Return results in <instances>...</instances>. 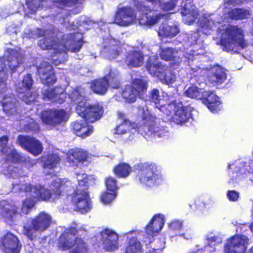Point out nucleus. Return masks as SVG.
I'll list each match as a JSON object with an SVG mask.
<instances>
[{
  "mask_svg": "<svg viewBox=\"0 0 253 253\" xmlns=\"http://www.w3.org/2000/svg\"><path fill=\"white\" fill-rule=\"evenodd\" d=\"M138 114L141 116L143 123L138 127L135 123H130L128 120H124L119 124L115 129V133L124 134L127 131L132 133L136 131L138 128L139 131L143 130L146 134H151L154 133L155 135L162 137L164 135L163 130L160 129L155 126L156 118L152 116L145 106L140 107L138 109Z\"/></svg>",
  "mask_w": 253,
  "mask_h": 253,
  "instance_id": "f257e3e1",
  "label": "nucleus"
},
{
  "mask_svg": "<svg viewBox=\"0 0 253 253\" xmlns=\"http://www.w3.org/2000/svg\"><path fill=\"white\" fill-rule=\"evenodd\" d=\"M69 96L74 102L78 103L76 108L77 113L89 122L92 123L98 120L103 115L104 111L102 106L99 104L90 106L87 103L84 98L83 88L74 89Z\"/></svg>",
  "mask_w": 253,
  "mask_h": 253,
  "instance_id": "f03ea898",
  "label": "nucleus"
},
{
  "mask_svg": "<svg viewBox=\"0 0 253 253\" xmlns=\"http://www.w3.org/2000/svg\"><path fill=\"white\" fill-rule=\"evenodd\" d=\"M19 190L26 193V199L23 202L21 211L27 214L30 210L39 200H48L51 196L50 191L41 185H31L30 184H22L19 186Z\"/></svg>",
  "mask_w": 253,
  "mask_h": 253,
  "instance_id": "7ed1b4c3",
  "label": "nucleus"
},
{
  "mask_svg": "<svg viewBox=\"0 0 253 253\" xmlns=\"http://www.w3.org/2000/svg\"><path fill=\"white\" fill-rule=\"evenodd\" d=\"M77 232L75 228L66 230L59 238L58 247L63 250H67L75 246L70 253H86V244L82 239L75 236Z\"/></svg>",
  "mask_w": 253,
  "mask_h": 253,
  "instance_id": "20e7f679",
  "label": "nucleus"
},
{
  "mask_svg": "<svg viewBox=\"0 0 253 253\" xmlns=\"http://www.w3.org/2000/svg\"><path fill=\"white\" fill-rule=\"evenodd\" d=\"M140 172L138 174L140 182L152 187L162 182L163 178L155 165L149 163L138 164Z\"/></svg>",
  "mask_w": 253,
  "mask_h": 253,
  "instance_id": "39448f33",
  "label": "nucleus"
},
{
  "mask_svg": "<svg viewBox=\"0 0 253 253\" xmlns=\"http://www.w3.org/2000/svg\"><path fill=\"white\" fill-rule=\"evenodd\" d=\"M221 42L228 50H233L234 46L237 45L242 48H244L247 45L244 40L242 30L233 26H229L226 28L221 36Z\"/></svg>",
  "mask_w": 253,
  "mask_h": 253,
  "instance_id": "423d86ee",
  "label": "nucleus"
},
{
  "mask_svg": "<svg viewBox=\"0 0 253 253\" xmlns=\"http://www.w3.org/2000/svg\"><path fill=\"white\" fill-rule=\"evenodd\" d=\"M160 111L166 115V119L172 120L176 124L185 122L190 116L187 107L181 102L175 101L167 104V106H161Z\"/></svg>",
  "mask_w": 253,
  "mask_h": 253,
  "instance_id": "0eeeda50",
  "label": "nucleus"
},
{
  "mask_svg": "<svg viewBox=\"0 0 253 253\" xmlns=\"http://www.w3.org/2000/svg\"><path fill=\"white\" fill-rule=\"evenodd\" d=\"M186 95L191 98H196L206 101L208 108L211 111H216L220 105L219 97L213 92L205 91L196 86H191L185 92Z\"/></svg>",
  "mask_w": 253,
  "mask_h": 253,
  "instance_id": "6e6552de",
  "label": "nucleus"
},
{
  "mask_svg": "<svg viewBox=\"0 0 253 253\" xmlns=\"http://www.w3.org/2000/svg\"><path fill=\"white\" fill-rule=\"evenodd\" d=\"M23 57L21 54L15 50H12L8 59L4 61L0 60V94L6 90V73L5 72L6 64L14 72L18 66L22 62Z\"/></svg>",
  "mask_w": 253,
  "mask_h": 253,
  "instance_id": "1a4fd4ad",
  "label": "nucleus"
},
{
  "mask_svg": "<svg viewBox=\"0 0 253 253\" xmlns=\"http://www.w3.org/2000/svg\"><path fill=\"white\" fill-rule=\"evenodd\" d=\"M51 222V216L46 213L41 212L32 220V227L25 226L23 232L30 239H32L35 231H42L45 230L49 227Z\"/></svg>",
  "mask_w": 253,
  "mask_h": 253,
  "instance_id": "9d476101",
  "label": "nucleus"
},
{
  "mask_svg": "<svg viewBox=\"0 0 253 253\" xmlns=\"http://www.w3.org/2000/svg\"><path fill=\"white\" fill-rule=\"evenodd\" d=\"M68 119L67 114L62 109L45 110L41 115L42 121L44 124L52 126L61 125Z\"/></svg>",
  "mask_w": 253,
  "mask_h": 253,
  "instance_id": "9b49d317",
  "label": "nucleus"
},
{
  "mask_svg": "<svg viewBox=\"0 0 253 253\" xmlns=\"http://www.w3.org/2000/svg\"><path fill=\"white\" fill-rule=\"evenodd\" d=\"M248 239L245 236L237 235L229 239L225 248V253H245Z\"/></svg>",
  "mask_w": 253,
  "mask_h": 253,
  "instance_id": "f8f14e48",
  "label": "nucleus"
},
{
  "mask_svg": "<svg viewBox=\"0 0 253 253\" xmlns=\"http://www.w3.org/2000/svg\"><path fill=\"white\" fill-rule=\"evenodd\" d=\"M91 159L90 155L87 152L79 148L71 149L67 154V162L73 166H87L91 162Z\"/></svg>",
  "mask_w": 253,
  "mask_h": 253,
  "instance_id": "ddd939ff",
  "label": "nucleus"
},
{
  "mask_svg": "<svg viewBox=\"0 0 253 253\" xmlns=\"http://www.w3.org/2000/svg\"><path fill=\"white\" fill-rule=\"evenodd\" d=\"M17 142L19 145L35 156L40 154L43 150L42 143L35 138L20 135Z\"/></svg>",
  "mask_w": 253,
  "mask_h": 253,
  "instance_id": "4468645a",
  "label": "nucleus"
},
{
  "mask_svg": "<svg viewBox=\"0 0 253 253\" xmlns=\"http://www.w3.org/2000/svg\"><path fill=\"white\" fill-rule=\"evenodd\" d=\"M1 248L5 253H19L21 245L17 237L7 233L1 239Z\"/></svg>",
  "mask_w": 253,
  "mask_h": 253,
  "instance_id": "2eb2a0df",
  "label": "nucleus"
},
{
  "mask_svg": "<svg viewBox=\"0 0 253 253\" xmlns=\"http://www.w3.org/2000/svg\"><path fill=\"white\" fill-rule=\"evenodd\" d=\"M33 84V80L30 75H27L24 77L21 85L17 88L19 93H25L22 97V100L26 103L34 101L36 99V93L32 92L30 88Z\"/></svg>",
  "mask_w": 253,
  "mask_h": 253,
  "instance_id": "dca6fc26",
  "label": "nucleus"
},
{
  "mask_svg": "<svg viewBox=\"0 0 253 253\" xmlns=\"http://www.w3.org/2000/svg\"><path fill=\"white\" fill-rule=\"evenodd\" d=\"M0 215L8 223L15 222L19 215L18 208L13 203L2 201L0 204Z\"/></svg>",
  "mask_w": 253,
  "mask_h": 253,
  "instance_id": "f3484780",
  "label": "nucleus"
},
{
  "mask_svg": "<svg viewBox=\"0 0 253 253\" xmlns=\"http://www.w3.org/2000/svg\"><path fill=\"white\" fill-rule=\"evenodd\" d=\"M111 77V74L110 78ZM110 82L111 85L113 88H117L119 86V83L117 77L114 79L107 80L106 78L95 80L91 85V88L95 93L99 94H105L108 88V83Z\"/></svg>",
  "mask_w": 253,
  "mask_h": 253,
  "instance_id": "a211bd4d",
  "label": "nucleus"
},
{
  "mask_svg": "<svg viewBox=\"0 0 253 253\" xmlns=\"http://www.w3.org/2000/svg\"><path fill=\"white\" fill-rule=\"evenodd\" d=\"M136 14L130 8L124 7L118 11L115 22L120 26H128L135 22Z\"/></svg>",
  "mask_w": 253,
  "mask_h": 253,
  "instance_id": "6ab92c4d",
  "label": "nucleus"
},
{
  "mask_svg": "<svg viewBox=\"0 0 253 253\" xmlns=\"http://www.w3.org/2000/svg\"><path fill=\"white\" fill-rule=\"evenodd\" d=\"M38 72L43 84L50 85L55 82L52 67L49 63H42L38 68Z\"/></svg>",
  "mask_w": 253,
  "mask_h": 253,
  "instance_id": "aec40b11",
  "label": "nucleus"
},
{
  "mask_svg": "<svg viewBox=\"0 0 253 253\" xmlns=\"http://www.w3.org/2000/svg\"><path fill=\"white\" fill-rule=\"evenodd\" d=\"M82 35L80 33H76L66 36L62 41L63 48L72 52L79 51L82 45Z\"/></svg>",
  "mask_w": 253,
  "mask_h": 253,
  "instance_id": "412c9836",
  "label": "nucleus"
},
{
  "mask_svg": "<svg viewBox=\"0 0 253 253\" xmlns=\"http://www.w3.org/2000/svg\"><path fill=\"white\" fill-rule=\"evenodd\" d=\"M102 240L107 250L112 251L118 246V236L116 233L110 229H105L101 233Z\"/></svg>",
  "mask_w": 253,
  "mask_h": 253,
  "instance_id": "4be33fe9",
  "label": "nucleus"
},
{
  "mask_svg": "<svg viewBox=\"0 0 253 253\" xmlns=\"http://www.w3.org/2000/svg\"><path fill=\"white\" fill-rule=\"evenodd\" d=\"M72 127L76 135L82 138L89 136L93 131L92 126L88 125L84 119L74 122L72 124Z\"/></svg>",
  "mask_w": 253,
  "mask_h": 253,
  "instance_id": "5701e85b",
  "label": "nucleus"
},
{
  "mask_svg": "<svg viewBox=\"0 0 253 253\" xmlns=\"http://www.w3.org/2000/svg\"><path fill=\"white\" fill-rule=\"evenodd\" d=\"M208 79L211 84H221L226 80V74L223 68L219 66H214L209 70Z\"/></svg>",
  "mask_w": 253,
  "mask_h": 253,
  "instance_id": "b1692460",
  "label": "nucleus"
},
{
  "mask_svg": "<svg viewBox=\"0 0 253 253\" xmlns=\"http://www.w3.org/2000/svg\"><path fill=\"white\" fill-rule=\"evenodd\" d=\"M43 95L45 98L59 104L62 103L66 97L64 89L61 87H56L54 89L45 90L43 92Z\"/></svg>",
  "mask_w": 253,
  "mask_h": 253,
  "instance_id": "393cba45",
  "label": "nucleus"
},
{
  "mask_svg": "<svg viewBox=\"0 0 253 253\" xmlns=\"http://www.w3.org/2000/svg\"><path fill=\"white\" fill-rule=\"evenodd\" d=\"M8 138L7 136H3L0 138V146L1 148V152L7 156L8 160L12 162L19 161L21 157L14 148L6 147Z\"/></svg>",
  "mask_w": 253,
  "mask_h": 253,
  "instance_id": "a878e982",
  "label": "nucleus"
},
{
  "mask_svg": "<svg viewBox=\"0 0 253 253\" xmlns=\"http://www.w3.org/2000/svg\"><path fill=\"white\" fill-rule=\"evenodd\" d=\"M164 221L163 215H155L151 222L146 227V231L147 234L150 236H154L155 234L158 233L162 229L165 223Z\"/></svg>",
  "mask_w": 253,
  "mask_h": 253,
  "instance_id": "bb28decb",
  "label": "nucleus"
},
{
  "mask_svg": "<svg viewBox=\"0 0 253 253\" xmlns=\"http://www.w3.org/2000/svg\"><path fill=\"white\" fill-rule=\"evenodd\" d=\"M181 13L182 15L186 16L184 20L189 25L194 22L198 15L197 8L191 2H188L185 4L184 9L181 11Z\"/></svg>",
  "mask_w": 253,
  "mask_h": 253,
  "instance_id": "cd10ccee",
  "label": "nucleus"
},
{
  "mask_svg": "<svg viewBox=\"0 0 253 253\" xmlns=\"http://www.w3.org/2000/svg\"><path fill=\"white\" fill-rule=\"evenodd\" d=\"M146 11H148L147 8ZM161 16H163L164 15L150 10L149 12H147L142 16V17L138 18L137 20L140 25L149 26L155 24L157 20L160 19Z\"/></svg>",
  "mask_w": 253,
  "mask_h": 253,
  "instance_id": "c85d7f7f",
  "label": "nucleus"
},
{
  "mask_svg": "<svg viewBox=\"0 0 253 253\" xmlns=\"http://www.w3.org/2000/svg\"><path fill=\"white\" fill-rule=\"evenodd\" d=\"M44 161V173L46 174H51L54 171L53 169L55 168L60 161V158L54 154L48 155L47 157L43 158Z\"/></svg>",
  "mask_w": 253,
  "mask_h": 253,
  "instance_id": "c756f323",
  "label": "nucleus"
},
{
  "mask_svg": "<svg viewBox=\"0 0 253 253\" xmlns=\"http://www.w3.org/2000/svg\"><path fill=\"white\" fill-rule=\"evenodd\" d=\"M179 32V29L175 25L163 23L159 27L158 34L163 37L173 38Z\"/></svg>",
  "mask_w": 253,
  "mask_h": 253,
  "instance_id": "7c9ffc66",
  "label": "nucleus"
},
{
  "mask_svg": "<svg viewBox=\"0 0 253 253\" xmlns=\"http://www.w3.org/2000/svg\"><path fill=\"white\" fill-rule=\"evenodd\" d=\"M144 62L143 54L140 51H133L126 57V63L129 67L141 66Z\"/></svg>",
  "mask_w": 253,
  "mask_h": 253,
  "instance_id": "2f4dec72",
  "label": "nucleus"
},
{
  "mask_svg": "<svg viewBox=\"0 0 253 253\" xmlns=\"http://www.w3.org/2000/svg\"><path fill=\"white\" fill-rule=\"evenodd\" d=\"M241 162L240 161H236L235 164H230L228 165V168L230 169H237V170L239 171V173H238L237 172L235 173L232 172L231 176L232 177L231 180L232 182L234 183V182H237L238 180H240L241 178L245 177V175H246V173L245 171V169H247L245 167L246 166L244 165L242 168H238L239 165H240Z\"/></svg>",
  "mask_w": 253,
  "mask_h": 253,
  "instance_id": "473e14b6",
  "label": "nucleus"
},
{
  "mask_svg": "<svg viewBox=\"0 0 253 253\" xmlns=\"http://www.w3.org/2000/svg\"><path fill=\"white\" fill-rule=\"evenodd\" d=\"M177 53L176 51L171 48H166L162 50L160 55L162 59L166 61L173 59L174 63L179 65L181 62V59L176 56Z\"/></svg>",
  "mask_w": 253,
  "mask_h": 253,
  "instance_id": "72a5a7b5",
  "label": "nucleus"
},
{
  "mask_svg": "<svg viewBox=\"0 0 253 253\" xmlns=\"http://www.w3.org/2000/svg\"><path fill=\"white\" fill-rule=\"evenodd\" d=\"M155 59V56L150 58L149 61L147 64V68L151 75L159 78L162 70L164 68V66H163L162 64H159L155 62L152 63L151 62Z\"/></svg>",
  "mask_w": 253,
  "mask_h": 253,
  "instance_id": "f704fd0d",
  "label": "nucleus"
},
{
  "mask_svg": "<svg viewBox=\"0 0 253 253\" xmlns=\"http://www.w3.org/2000/svg\"><path fill=\"white\" fill-rule=\"evenodd\" d=\"M114 171L118 176L125 177L130 174L131 169L128 164L122 163L115 167Z\"/></svg>",
  "mask_w": 253,
  "mask_h": 253,
  "instance_id": "c9c22d12",
  "label": "nucleus"
},
{
  "mask_svg": "<svg viewBox=\"0 0 253 253\" xmlns=\"http://www.w3.org/2000/svg\"><path fill=\"white\" fill-rule=\"evenodd\" d=\"M76 175L79 185L78 188H82V186H84L86 188V186L93 184L94 182V180L92 176H88L85 173H78Z\"/></svg>",
  "mask_w": 253,
  "mask_h": 253,
  "instance_id": "e433bc0d",
  "label": "nucleus"
},
{
  "mask_svg": "<svg viewBox=\"0 0 253 253\" xmlns=\"http://www.w3.org/2000/svg\"><path fill=\"white\" fill-rule=\"evenodd\" d=\"M132 87L135 91L137 92V95L143 93L147 89V82L141 79H135L132 81Z\"/></svg>",
  "mask_w": 253,
  "mask_h": 253,
  "instance_id": "4c0bfd02",
  "label": "nucleus"
},
{
  "mask_svg": "<svg viewBox=\"0 0 253 253\" xmlns=\"http://www.w3.org/2000/svg\"><path fill=\"white\" fill-rule=\"evenodd\" d=\"M122 96L126 100L129 102L135 101L137 95V92L135 91L132 86H127L122 92Z\"/></svg>",
  "mask_w": 253,
  "mask_h": 253,
  "instance_id": "58836bf2",
  "label": "nucleus"
},
{
  "mask_svg": "<svg viewBox=\"0 0 253 253\" xmlns=\"http://www.w3.org/2000/svg\"><path fill=\"white\" fill-rule=\"evenodd\" d=\"M211 15H203L198 21L199 26L203 28L212 29L215 26V22Z\"/></svg>",
  "mask_w": 253,
  "mask_h": 253,
  "instance_id": "ea45409f",
  "label": "nucleus"
},
{
  "mask_svg": "<svg viewBox=\"0 0 253 253\" xmlns=\"http://www.w3.org/2000/svg\"><path fill=\"white\" fill-rule=\"evenodd\" d=\"M67 183H69V181L66 179L57 178L51 183L50 188L52 191H54L57 195L59 196L61 193L60 189H62Z\"/></svg>",
  "mask_w": 253,
  "mask_h": 253,
  "instance_id": "a19ab883",
  "label": "nucleus"
},
{
  "mask_svg": "<svg viewBox=\"0 0 253 253\" xmlns=\"http://www.w3.org/2000/svg\"><path fill=\"white\" fill-rule=\"evenodd\" d=\"M159 78L163 83L167 84H172L175 81V76L172 74L170 70L167 69L165 66Z\"/></svg>",
  "mask_w": 253,
  "mask_h": 253,
  "instance_id": "79ce46f5",
  "label": "nucleus"
},
{
  "mask_svg": "<svg viewBox=\"0 0 253 253\" xmlns=\"http://www.w3.org/2000/svg\"><path fill=\"white\" fill-rule=\"evenodd\" d=\"M126 253H141V244L136 238H132L129 240Z\"/></svg>",
  "mask_w": 253,
  "mask_h": 253,
  "instance_id": "37998d69",
  "label": "nucleus"
},
{
  "mask_svg": "<svg viewBox=\"0 0 253 253\" xmlns=\"http://www.w3.org/2000/svg\"><path fill=\"white\" fill-rule=\"evenodd\" d=\"M74 204L76 206L78 210L83 213L88 212L91 208L89 198H85L82 201L74 203Z\"/></svg>",
  "mask_w": 253,
  "mask_h": 253,
  "instance_id": "c03bdc74",
  "label": "nucleus"
},
{
  "mask_svg": "<svg viewBox=\"0 0 253 253\" xmlns=\"http://www.w3.org/2000/svg\"><path fill=\"white\" fill-rule=\"evenodd\" d=\"M249 15V11L243 9H234L229 13L230 17L236 20L247 18Z\"/></svg>",
  "mask_w": 253,
  "mask_h": 253,
  "instance_id": "a18cd8bd",
  "label": "nucleus"
},
{
  "mask_svg": "<svg viewBox=\"0 0 253 253\" xmlns=\"http://www.w3.org/2000/svg\"><path fill=\"white\" fill-rule=\"evenodd\" d=\"M86 188H77L75 193L74 194L72 198V202L75 203L80 201H82L84 199H87L89 197L88 193L86 191Z\"/></svg>",
  "mask_w": 253,
  "mask_h": 253,
  "instance_id": "49530a36",
  "label": "nucleus"
},
{
  "mask_svg": "<svg viewBox=\"0 0 253 253\" xmlns=\"http://www.w3.org/2000/svg\"><path fill=\"white\" fill-rule=\"evenodd\" d=\"M151 99L152 101L154 102L156 105V108L160 110V108L161 106H167V105H160L161 102L162 101L161 99V97L159 95V91L157 89H154L152 90L151 93Z\"/></svg>",
  "mask_w": 253,
  "mask_h": 253,
  "instance_id": "de8ad7c7",
  "label": "nucleus"
},
{
  "mask_svg": "<svg viewBox=\"0 0 253 253\" xmlns=\"http://www.w3.org/2000/svg\"><path fill=\"white\" fill-rule=\"evenodd\" d=\"M105 185L107 191L115 192L117 188V181L114 178L109 177L106 178Z\"/></svg>",
  "mask_w": 253,
  "mask_h": 253,
  "instance_id": "09e8293b",
  "label": "nucleus"
},
{
  "mask_svg": "<svg viewBox=\"0 0 253 253\" xmlns=\"http://www.w3.org/2000/svg\"><path fill=\"white\" fill-rule=\"evenodd\" d=\"M116 194L115 192H105L102 194L101 196V201L104 204H108L110 203L115 198Z\"/></svg>",
  "mask_w": 253,
  "mask_h": 253,
  "instance_id": "8fccbe9b",
  "label": "nucleus"
},
{
  "mask_svg": "<svg viewBox=\"0 0 253 253\" xmlns=\"http://www.w3.org/2000/svg\"><path fill=\"white\" fill-rule=\"evenodd\" d=\"M39 46L43 49H48L53 47L52 41L47 38H45L40 40Z\"/></svg>",
  "mask_w": 253,
  "mask_h": 253,
  "instance_id": "3c124183",
  "label": "nucleus"
},
{
  "mask_svg": "<svg viewBox=\"0 0 253 253\" xmlns=\"http://www.w3.org/2000/svg\"><path fill=\"white\" fill-rule=\"evenodd\" d=\"M29 8L32 12H35L39 8H40L41 0H29L28 2Z\"/></svg>",
  "mask_w": 253,
  "mask_h": 253,
  "instance_id": "603ef678",
  "label": "nucleus"
},
{
  "mask_svg": "<svg viewBox=\"0 0 253 253\" xmlns=\"http://www.w3.org/2000/svg\"><path fill=\"white\" fill-rule=\"evenodd\" d=\"M16 100L13 97L12 94H8L5 96L1 101L3 110H8L9 109L8 103H10V102H14Z\"/></svg>",
  "mask_w": 253,
  "mask_h": 253,
  "instance_id": "864d4df0",
  "label": "nucleus"
},
{
  "mask_svg": "<svg viewBox=\"0 0 253 253\" xmlns=\"http://www.w3.org/2000/svg\"><path fill=\"white\" fill-rule=\"evenodd\" d=\"M206 238L210 244L213 243H215L216 244L220 243L222 242V239L220 236H212V233L208 234Z\"/></svg>",
  "mask_w": 253,
  "mask_h": 253,
  "instance_id": "5fc2aeb1",
  "label": "nucleus"
},
{
  "mask_svg": "<svg viewBox=\"0 0 253 253\" xmlns=\"http://www.w3.org/2000/svg\"><path fill=\"white\" fill-rule=\"evenodd\" d=\"M9 107L8 110H3L8 115H12L16 112V101L11 102L8 103Z\"/></svg>",
  "mask_w": 253,
  "mask_h": 253,
  "instance_id": "6e6d98bb",
  "label": "nucleus"
},
{
  "mask_svg": "<svg viewBox=\"0 0 253 253\" xmlns=\"http://www.w3.org/2000/svg\"><path fill=\"white\" fill-rule=\"evenodd\" d=\"M227 196L229 200L236 201L239 197V195L237 192L234 190H230L228 192Z\"/></svg>",
  "mask_w": 253,
  "mask_h": 253,
  "instance_id": "4d7b16f0",
  "label": "nucleus"
},
{
  "mask_svg": "<svg viewBox=\"0 0 253 253\" xmlns=\"http://www.w3.org/2000/svg\"><path fill=\"white\" fill-rule=\"evenodd\" d=\"M182 226V223L179 221H175L173 222L170 225V227L171 229L174 230H179Z\"/></svg>",
  "mask_w": 253,
  "mask_h": 253,
  "instance_id": "13d9d810",
  "label": "nucleus"
},
{
  "mask_svg": "<svg viewBox=\"0 0 253 253\" xmlns=\"http://www.w3.org/2000/svg\"><path fill=\"white\" fill-rule=\"evenodd\" d=\"M182 236L186 239H190L192 237V231L190 229H186L184 233L182 234Z\"/></svg>",
  "mask_w": 253,
  "mask_h": 253,
  "instance_id": "bf43d9fd",
  "label": "nucleus"
},
{
  "mask_svg": "<svg viewBox=\"0 0 253 253\" xmlns=\"http://www.w3.org/2000/svg\"><path fill=\"white\" fill-rule=\"evenodd\" d=\"M54 2L56 3L60 2L61 4L63 5H66L68 4V2L66 1V0H54Z\"/></svg>",
  "mask_w": 253,
  "mask_h": 253,
  "instance_id": "052dcab7",
  "label": "nucleus"
},
{
  "mask_svg": "<svg viewBox=\"0 0 253 253\" xmlns=\"http://www.w3.org/2000/svg\"><path fill=\"white\" fill-rule=\"evenodd\" d=\"M38 34L39 35V37L41 36H44V35H46V32L42 30H40L38 33Z\"/></svg>",
  "mask_w": 253,
  "mask_h": 253,
  "instance_id": "680f3d73",
  "label": "nucleus"
},
{
  "mask_svg": "<svg viewBox=\"0 0 253 253\" xmlns=\"http://www.w3.org/2000/svg\"><path fill=\"white\" fill-rule=\"evenodd\" d=\"M248 253H253V246L249 250Z\"/></svg>",
  "mask_w": 253,
  "mask_h": 253,
  "instance_id": "e2e57ef3",
  "label": "nucleus"
},
{
  "mask_svg": "<svg viewBox=\"0 0 253 253\" xmlns=\"http://www.w3.org/2000/svg\"><path fill=\"white\" fill-rule=\"evenodd\" d=\"M118 55V52H116L115 53V55H111L110 56V58H111V59H113L115 57V56L116 55Z\"/></svg>",
  "mask_w": 253,
  "mask_h": 253,
  "instance_id": "0e129e2a",
  "label": "nucleus"
},
{
  "mask_svg": "<svg viewBox=\"0 0 253 253\" xmlns=\"http://www.w3.org/2000/svg\"><path fill=\"white\" fill-rule=\"evenodd\" d=\"M250 228L251 231L253 233V222L251 224Z\"/></svg>",
  "mask_w": 253,
  "mask_h": 253,
  "instance_id": "69168bd1",
  "label": "nucleus"
},
{
  "mask_svg": "<svg viewBox=\"0 0 253 253\" xmlns=\"http://www.w3.org/2000/svg\"><path fill=\"white\" fill-rule=\"evenodd\" d=\"M53 42H54L52 41V44H53V47H52V48L55 49H57V50H58V49H57V48L56 47H54V44L53 43Z\"/></svg>",
  "mask_w": 253,
  "mask_h": 253,
  "instance_id": "338daca9",
  "label": "nucleus"
},
{
  "mask_svg": "<svg viewBox=\"0 0 253 253\" xmlns=\"http://www.w3.org/2000/svg\"><path fill=\"white\" fill-rule=\"evenodd\" d=\"M140 10L144 11V9H143V8H141Z\"/></svg>",
  "mask_w": 253,
  "mask_h": 253,
  "instance_id": "774afa93",
  "label": "nucleus"
}]
</instances>
